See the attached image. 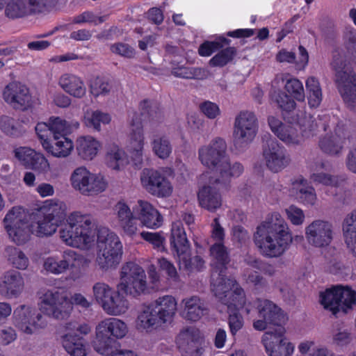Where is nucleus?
<instances>
[{
    "mask_svg": "<svg viewBox=\"0 0 356 356\" xmlns=\"http://www.w3.org/2000/svg\"><path fill=\"white\" fill-rule=\"evenodd\" d=\"M138 218L141 223L151 229H157L163 223V217L161 213L148 202L139 200Z\"/></svg>",
    "mask_w": 356,
    "mask_h": 356,
    "instance_id": "obj_32",
    "label": "nucleus"
},
{
    "mask_svg": "<svg viewBox=\"0 0 356 356\" xmlns=\"http://www.w3.org/2000/svg\"><path fill=\"white\" fill-rule=\"evenodd\" d=\"M95 263L102 271L115 269L122 261V244L118 236L106 227L98 228Z\"/></svg>",
    "mask_w": 356,
    "mask_h": 356,
    "instance_id": "obj_6",
    "label": "nucleus"
},
{
    "mask_svg": "<svg viewBox=\"0 0 356 356\" xmlns=\"http://www.w3.org/2000/svg\"><path fill=\"white\" fill-rule=\"evenodd\" d=\"M0 129L6 135L15 137L25 131L21 122L8 115L0 117Z\"/></svg>",
    "mask_w": 356,
    "mask_h": 356,
    "instance_id": "obj_53",
    "label": "nucleus"
},
{
    "mask_svg": "<svg viewBox=\"0 0 356 356\" xmlns=\"http://www.w3.org/2000/svg\"><path fill=\"white\" fill-rule=\"evenodd\" d=\"M113 212L119 227L128 236H134L138 231L136 219L129 205L123 200L113 207Z\"/></svg>",
    "mask_w": 356,
    "mask_h": 356,
    "instance_id": "obj_27",
    "label": "nucleus"
},
{
    "mask_svg": "<svg viewBox=\"0 0 356 356\" xmlns=\"http://www.w3.org/2000/svg\"><path fill=\"white\" fill-rule=\"evenodd\" d=\"M170 243L176 254L190 248L183 225L179 221L174 222L172 225Z\"/></svg>",
    "mask_w": 356,
    "mask_h": 356,
    "instance_id": "obj_46",
    "label": "nucleus"
},
{
    "mask_svg": "<svg viewBox=\"0 0 356 356\" xmlns=\"http://www.w3.org/2000/svg\"><path fill=\"white\" fill-rule=\"evenodd\" d=\"M253 305L257 307L261 319L253 322V327L256 330L263 331L268 325L282 327L287 320L283 311L272 301L266 299H257Z\"/></svg>",
    "mask_w": 356,
    "mask_h": 356,
    "instance_id": "obj_16",
    "label": "nucleus"
},
{
    "mask_svg": "<svg viewBox=\"0 0 356 356\" xmlns=\"http://www.w3.org/2000/svg\"><path fill=\"white\" fill-rule=\"evenodd\" d=\"M90 87L91 93L96 97L108 95L111 90L109 83L100 77L95 78Z\"/></svg>",
    "mask_w": 356,
    "mask_h": 356,
    "instance_id": "obj_63",
    "label": "nucleus"
},
{
    "mask_svg": "<svg viewBox=\"0 0 356 356\" xmlns=\"http://www.w3.org/2000/svg\"><path fill=\"white\" fill-rule=\"evenodd\" d=\"M97 232L90 215L74 211L66 218L65 224L59 230V236L67 246L89 250L97 245Z\"/></svg>",
    "mask_w": 356,
    "mask_h": 356,
    "instance_id": "obj_3",
    "label": "nucleus"
},
{
    "mask_svg": "<svg viewBox=\"0 0 356 356\" xmlns=\"http://www.w3.org/2000/svg\"><path fill=\"white\" fill-rule=\"evenodd\" d=\"M111 118L108 113L100 111H88L84 115V123L90 128L99 131L101 130V124L110 123Z\"/></svg>",
    "mask_w": 356,
    "mask_h": 356,
    "instance_id": "obj_54",
    "label": "nucleus"
},
{
    "mask_svg": "<svg viewBox=\"0 0 356 356\" xmlns=\"http://www.w3.org/2000/svg\"><path fill=\"white\" fill-rule=\"evenodd\" d=\"M61 343L70 356H86V346L84 340L72 332H67L61 337Z\"/></svg>",
    "mask_w": 356,
    "mask_h": 356,
    "instance_id": "obj_39",
    "label": "nucleus"
},
{
    "mask_svg": "<svg viewBox=\"0 0 356 356\" xmlns=\"http://www.w3.org/2000/svg\"><path fill=\"white\" fill-rule=\"evenodd\" d=\"M308 104L312 108H317L323 99V92L319 81L314 76H309L305 81Z\"/></svg>",
    "mask_w": 356,
    "mask_h": 356,
    "instance_id": "obj_48",
    "label": "nucleus"
},
{
    "mask_svg": "<svg viewBox=\"0 0 356 356\" xmlns=\"http://www.w3.org/2000/svg\"><path fill=\"white\" fill-rule=\"evenodd\" d=\"M153 153L161 159H168L172 152V145L169 138L165 135H156L151 140Z\"/></svg>",
    "mask_w": 356,
    "mask_h": 356,
    "instance_id": "obj_50",
    "label": "nucleus"
},
{
    "mask_svg": "<svg viewBox=\"0 0 356 356\" xmlns=\"http://www.w3.org/2000/svg\"><path fill=\"white\" fill-rule=\"evenodd\" d=\"M40 313L56 320L67 318L72 311V303L65 291L58 289L42 292L38 303Z\"/></svg>",
    "mask_w": 356,
    "mask_h": 356,
    "instance_id": "obj_8",
    "label": "nucleus"
},
{
    "mask_svg": "<svg viewBox=\"0 0 356 356\" xmlns=\"http://www.w3.org/2000/svg\"><path fill=\"white\" fill-rule=\"evenodd\" d=\"M141 115L147 116L152 125L161 123L164 120V115L157 104L144 100L140 104Z\"/></svg>",
    "mask_w": 356,
    "mask_h": 356,
    "instance_id": "obj_51",
    "label": "nucleus"
},
{
    "mask_svg": "<svg viewBox=\"0 0 356 356\" xmlns=\"http://www.w3.org/2000/svg\"><path fill=\"white\" fill-rule=\"evenodd\" d=\"M13 325L22 334L28 336L38 334L49 325L47 317L29 305H20L13 311Z\"/></svg>",
    "mask_w": 356,
    "mask_h": 356,
    "instance_id": "obj_11",
    "label": "nucleus"
},
{
    "mask_svg": "<svg viewBox=\"0 0 356 356\" xmlns=\"http://www.w3.org/2000/svg\"><path fill=\"white\" fill-rule=\"evenodd\" d=\"M305 236L309 245L316 248H325L330 245L334 239L333 225L328 220H314L305 227Z\"/></svg>",
    "mask_w": 356,
    "mask_h": 356,
    "instance_id": "obj_18",
    "label": "nucleus"
},
{
    "mask_svg": "<svg viewBox=\"0 0 356 356\" xmlns=\"http://www.w3.org/2000/svg\"><path fill=\"white\" fill-rule=\"evenodd\" d=\"M60 224L44 215L38 216L35 224H31V234L39 237L51 236Z\"/></svg>",
    "mask_w": 356,
    "mask_h": 356,
    "instance_id": "obj_44",
    "label": "nucleus"
},
{
    "mask_svg": "<svg viewBox=\"0 0 356 356\" xmlns=\"http://www.w3.org/2000/svg\"><path fill=\"white\" fill-rule=\"evenodd\" d=\"M99 140L91 136H81L76 140L78 155L86 161L92 160L101 148Z\"/></svg>",
    "mask_w": 356,
    "mask_h": 356,
    "instance_id": "obj_35",
    "label": "nucleus"
},
{
    "mask_svg": "<svg viewBox=\"0 0 356 356\" xmlns=\"http://www.w3.org/2000/svg\"><path fill=\"white\" fill-rule=\"evenodd\" d=\"M342 230L347 248L356 257V209L344 218Z\"/></svg>",
    "mask_w": 356,
    "mask_h": 356,
    "instance_id": "obj_38",
    "label": "nucleus"
},
{
    "mask_svg": "<svg viewBox=\"0 0 356 356\" xmlns=\"http://www.w3.org/2000/svg\"><path fill=\"white\" fill-rule=\"evenodd\" d=\"M284 88L286 91L290 95V97L299 102L305 101L304 87L302 83L299 79L296 78L287 79Z\"/></svg>",
    "mask_w": 356,
    "mask_h": 356,
    "instance_id": "obj_57",
    "label": "nucleus"
},
{
    "mask_svg": "<svg viewBox=\"0 0 356 356\" xmlns=\"http://www.w3.org/2000/svg\"><path fill=\"white\" fill-rule=\"evenodd\" d=\"M259 127V120L253 111H241L234 122L233 143L235 148L240 151L246 148L255 138Z\"/></svg>",
    "mask_w": 356,
    "mask_h": 356,
    "instance_id": "obj_13",
    "label": "nucleus"
},
{
    "mask_svg": "<svg viewBox=\"0 0 356 356\" xmlns=\"http://www.w3.org/2000/svg\"><path fill=\"white\" fill-rule=\"evenodd\" d=\"M351 340V334L346 329L339 327L332 332V341L337 346H346L350 343Z\"/></svg>",
    "mask_w": 356,
    "mask_h": 356,
    "instance_id": "obj_61",
    "label": "nucleus"
},
{
    "mask_svg": "<svg viewBox=\"0 0 356 356\" xmlns=\"http://www.w3.org/2000/svg\"><path fill=\"white\" fill-rule=\"evenodd\" d=\"M290 193L305 206H314L318 200L315 188L301 175L291 180Z\"/></svg>",
    "mask_w": 356,
    "mask_h": 356,
    "instance_id": "obj_26",
    "label": "nucleus"
},
{
    "mask_svg": "<svg viewBox=\"0 0 356 356\" xmlns=\"http://www.w3.org/2000/svg\"><path fill=\"white\" fill-rule=\"evenodd\" d=\"M198 159L201 163L208 168L214 169L218 177L214 182L228 184L232 178L241 176L244 167L239 162L232 164L227 154V143L222 138H215L208 144L201 146L198 149Z\"/></svg>",
    "mask_w": 356,
    "mask_h": 356,
    "instance_id": "obj_2",
    "label": "nucleus"
},
{
    "mask_svg": "<svg viewBox=\"0 0 356 356\" xmlns=\"http://www.w3.org/2000/svg\"><path fill=\"white\" fill-rule=\"evenodd\" d=\"M107 186L108 181L103 175L90 172L80 193L85 196L96 195L104 192Z\"/></svg>",
    "mask_w": 356,
    "mask_h": 356,
    "instance_id": "obj_41",
    "label": "nucleus"
},
{
    "mask_svg": "<svg viewBox=\"0 0 356 356\" xmlns=\"http://www.w3.org/2000/svg\"><path fill=\"white\" fill-rule=\"evenodd\" d=\"M238 284L235 280L225 276V270L222 268L220 270H213L211 274V290L221 302Z\"/></svg>",
    "mask_w": 356,
    "mask_h": 356,
    "instance_id": "obj_29",
    "label": "nucleus"
},
{
    "mask_svg": "<svg viewBox=\"0 0 356 356\" xmlns=\"http://www.w3.org/2000/svg\"><path fill=\"white\" fill-rule=\"evenodd\" d=\"M106 159L107 165L115 170H121L129 163L127 154L116 145L108 147Z\"/></svg>",
    "mask_w": 356,
    "mask_h": 356,
    "instance_id": "obj_45",
    "label": "nucleus"
},
{
    "mask_svg": "<svg viewBox=\"0 0 356 356\" xmlns=\"http://www.w3.org/2000/svg\"><path fill=\"white\" fill-rule=\"evenodd\" d=\"M172 74L179 78L188 79H204L208 76V71L201 67H180L174 68Z\"/></svg>",
    "mask_w": 356,
    "mask_h": 356,
    "instance_id": "obj_55",
    "label": "nucleus"
},
{
    "mask_svg": "<svg viewBox=\"0 0 356 356\" xmlns=\"http://www.w3.org/2000/svg\"><path fill=\"white\" fill-rule=\"evenodd\" d=\"M198 331L194 327L182 330L177 338V343L181 351L192 354L197 348Z\"/></svg>",
    "mask_w": 356,
    "mask_h": 356,
    "instance_id": "obj_42",
    "label": "nucleus"
},
{
    "mask_svg": "<svg viewBox=\"0 0 356 356\" xmlns=\"http://www.w3.org/2000/svg\"><path fill=\"white\" fill-rule=\"evenodd\" d=\"M15 157L25 168L44 175L56 178L58 174L54 170L46 156L40 152L27 147H20L15 150Z\"/></svg>",
    "mask_w": 356,
    "mask_h": 356,
    "instance_id": "obj_19",
    "label": "nucleus"
},
{
    "mask_svg": "<svg viewBox=\"0 0 356 356\" xmlns=\"http://www.w3.org/2000/svg\"><path fill=\"white\" fill-rule=\"evenodd\" d=\"M58 85L67 94L74 98L81 99L87 92L83 80L74 74H63L59 79Z\"/></svg>",
    "mask_w": 356,
    "mask_h": 356,
    "instance_id": "obj_30",
    "label": "nucleus"
},
{
    "mask_svg": "<svg viewBox=\"0 0 356 356\" xmlns=\"http://www.w3.org/2000/svg\"><path fill=\"white\" fill-rule=\"evenodd\" d=\"M182 303L184 304L183 316L191 321L200 320L207 310L204 300L196 296L184 299Z\"/></svg>",
    "mask_w": 356,
    "mask_h": 356,
    "instance_id": "obj_34",
    "label": "nucleus"
},
{
    "mask_svg": "<svg viewBox=\"0 0 356 356\" xmlns=\"http://www.w3.org/2000/svg\"><path fill=\"white\" fill-rule=\"evenodd\" d=\"M222 303L227 305V312L232 310L239 312L241 309H244L246 314H249L252 309V303L247 302L245 292L239 284L231 291L227 297L224 298Z\"/></svg>",
    "mask_w": 356,
    "mask_h": 356,
    "instance_id": "obj_33",
    "label": "nucleus"
},
{
    "mask_svg": "<svg viewBox=\"0 0 356 356\" xmlns=\"http://www.w3.org/2000/svg\"><path fill=\"white\" fill-rule=\"evenodd\" d=\"M254 241L261 254L273 258L282 255L293 243L292 233L285 220L274 213L269 220L257 227Z\"/></svg>",
    "mask_w": 356,
    "mask_h": 356,
    "instance_id": "obj_1",
    "label": "nucleus"
},
{
    "mask_svg": "<svg viewBox=\"0 0 356 356\" xmlns=\"http://www.w3.org/2000/svg\"><path fill=\"white\" fill-rule=\"evenodd\" d=\"M90 263V260L86 256L72 250H66L63 251L60 259L58 257L46 258L43 268L49 273L60 275L69 269L88 267Z\"/></svg>",
    "mask_w": 356,
    "mask_h": 356,
    "instance_id": "obj_15",
    "label": "nucleus"
},
{
    "mask_svg": "<svg viewBox=\"0 0 356 356\" xmlns=\"http://www.w3.org/2000/svg\"><path fill=\"white\" fill-rule=\"evenodd\" d=\"M4 256L13 268L24 270L29 266V258L21 248L13 245H8L4 249Z\"/></svg>",
    "mask_w": 356,
    "mask_h": 356,
    "instance_id": "obj_40",
    "label": "nucleus"
},
{
    "mask_svg": "<svg viewBox=\"0 0 356 356\" xmlns=\"http://www.w3.org/2000/svg\"><path fill=\"white\" fill-rule=\"evenodd\" d=\"M90 173V171L84 166L75 168L70 177L72 187L80 193Z\"/></svg>",
    "mask_w": 356,
    "mask_h": 356,
    "instance_id": "obj_56",
    "label": "nucleus"
},
{
    "mask_svg": "<svg viewBox=\"0 0 356 356\" xmlns=\"http://www.w3.org/2000/svg\"><path fill=\"white\" fill-rule=\"evenodd\" d=\"M141 237L159 251L164 250L165 237L159 232H142Z\"/></svg>",
    "mask_w": 356,
    "mask_h": 356,
    "instance_id": "obj_64",
    "label": "nucleus"
},
{
    "mask_svg": "<svg viewBox=\"0 0 356 356\" xmlns=\"http://www.w3.org/2000/svg\"><path fill=\"white\" fill-rule=\"evenodd\" d=\"M115 291L107 301L104 302L102 309L110 316H120L125 314L129 308V302L124 296Z\"/></svg>",
    "mask_w": 356,
    "mask_h": 356,
    "instance_id": "obj_37",
    "label": "nucleus"
},
{
    "mask_svg": "<svg viewBox=\"0 0 356 356\" xmlns=\"http://www.w3.org/2000/svg\"><path fill=\"white\" fill-rule=\"evenodd\" d=\"M58 0H0V12L9 19H17L46 12Z\"/></svg>",
    "mask_w": 356,
    "mask_h": 356,
    "instance_id": "obj_12",
    "label": "nucleus"
},
{
    "mask_svg": "<svg viewBox=\"0 0 356 356\" xmlns=\"http://www.w3.org/2000/svg\"><path fill=\"white\" fill-rule=\"evenodd\" d=\"M30 217L26 209L15 206L8 211L2 220L9 240L17 245L25 244L30 238Z\"/></svg>",
    "mask_w": 356,
    "mask_h": 356,
    "instance_id": "obj_7",
    "label": "nucleus"
},
{
    "mask_svg": "<svg viewBox=\"0 0 356 356\" xmlns=\"http://www.w3.org/2000/svg\"><path fill=\"white\" fill-rule=\"evenodd\" d=\"M177 305L176 299L168 295L143 305L138 312L136 327L141 331L152 332L170 324L176 314Z\"/></svg>",
    "mask_w": 356,
    "mask_h": 356,
    "instance_id": "obj_4",
    "label": "nucleus"
},
{
    "mask_svg": "<svg viewBox=\"0 0 356 356\" xmlns=\"http://www.w3.org/2000/svg\"><path fill=\"white\" fill-rule=\"evenodd\" d=\"M67 211L66 204L57 199L47 200L41 209L42 215L61 224Z\"/></svg>",
    "mask_w": 356,
    "mask_h": 356,
    "instance_id": "obj_43",
    "label": "nucleus"
},
{
    "mask_svg": "<svg viewBox=\"0 0 356 356\" xmlns=\"http://www.w3.org/2000/svg\"><path fill=\"white\" fill-rule=\"evenodd\" d=\"M49 123L52 133V138L66 136L74 129H77L79 126L77 122L70 124L60 117H51L49 119Z\"/></svg>",
    "mask_w": 356,
    "mask_h": 356,
    "instance_id": "obj_52",
    "label": "nucleus"
},
{
    "mask_svg": "<svg viewBox=\"0 0 356 356\" xmlns=\"http://www.w3.org/2000/svg\"><path fill=\"white\" fill-rule=\"evenodd\" d=\"M320 302L334 315L347 314L356 305V291L348 286H333L320 293Z\"/></svg>",
    "mask_w": 356,
    "mask_h": 356,
    "instance_id": "obj_10",
    "label": "nucleus"
},
{
    "mask_svg": "<svg viewBox=\"0 0 356 356\" xmlns=\"http://www.w3.org/2000/svg\"><path fill=\"white\" fill-rule=\"evenodd\" d=\"M263 156L266 167L274 173L282 171L291 163V157L284 146L275 140H269L264 148Z\"/></svg>",
    "mask_w": 356,
    "mask_h": 356,
    "instance_id": "obj_22",
    "label": "nucleus"
},
{
    "mask_svg": "<svg viewBox=\"0 0 356 356\" xmlns=\"http://www.w3.org/2000/svg\"><path fill=\"white\" fill-rule=\"evenodd\" d=\"M227 324L231 335L234 337L236 334L243 329L244 326V319L243 316L237 311L227 312Z\"/></svg>",
    "mask_w": 356,
    "mask_h": 356,
    "instance_id": "obj_60",
    "label": "nucleus"
},
{
    "mask_svg": "<svg viewBox=\"0 0 356 356\" xmlns=\"http://www.w3.org/2000/svg\"><path fill=\"white\" fill-rule=\"evenodd\" d=\"M236 54V49L234 47H228L222 49L210 60L209 64L213 67H222L230 62Z\"/></svg>",
    "mask_w": 356,
    "mask_h": 356,
    "instance_id": "obj_59",
    "label": "nucleus"
},
{
    "mask_svg": "<svg viewBox=\"0 0 356 356\" xmlns=\"http://www.w3.org/2000/svg\"><path fill=\"white\" fill-rule=\"evenodd\" d=\"M214 180L215 178H211L209 184L204 186L197 194L200 206L210 212H215L221 207L222 200L219 188L227 184L216 183Z\"/></svg>",
    "mask_w": 356,
    "mask_h": 356,
    "instance_id": "obj_24",
    "label": "nucleus"
},
{
    "mask_svg": "<svg viewBox=\"0 0 356 356\" xmlns=\"http://www.w3.org/2000/svg\"><path fill=\"white\" fill-rule=\"evenodd\" d=\"M140 180L143 188L156 197H166L172 193L170 181L161 170L144 168L140 172Z\"/></svg>",
    "mask_w": 356,
    "mask_h": 356,
    "instance_id": "obj_17",
    "label": "nucleus"
},
{
    "mask_svg": "<svg viewBox=\"0 0 356 356\" xmlns=\"http://www.w3.org/2000/svg\"><path fill=\"white\" fill-rule=\"evenodd\" d=\"M285 329L280 327L274 332H266L262 342L268 356H291L294 346L284 336Z\"/></svg>",
    "mask_w": 356,
    "mask_h": 356,
    "instance_id": "obj_21",
    "label": "nucleus"
},
{
    "mask_svg": "<svg viewBox=\"0 0 356 356\" xmlns=\"http://www.w3.org/2000/svg\"><path fill=\"white\" fill-rule=\"evenodd\" d=\"M43 149L55 158H66L71 154L74 144L66 136H60L52 138L50 142L45 141Z\"/></svg>",
    "mask_w": 356,
    "mask_h": 356,
    "instance_id": "obj_31",
    "label": "nucleus"
},
{
    "mask_svg": "<svg viewBox=\"0 0 356 356\" xmlns=\"http://www.w3.org/2000/svg\"><path fill=\"white\" fill-rule=\"evenodd\" d=\"M128 332L127 324L116 318H108L102 321L96 327V350L105 354L111 343V337L123 338Z\"/></svg>",
    "mask_w": 356,
    "mask_h": 356,
    "instance_id": "obj_14",
    "label": "nucleus"
},
{
    "mask_svg": "<svg viewBox=\"0 0 356 356\" xmlns=\"http://www.w3.org/2000/svg\"><path fill=\"white\" fill-rule=\"evenodd\" d=\"M350 138V131L343 122H339L334 131L320 138L318 147L323 152L331 156H339Z\"/></svg>",
    "mask_w": 356,
    "mask_h": 356,
    "instance_id": "obj_20",
    "label": "nucleus"
},
{
    "mask_svg": "<svg viewBox=\"0 0 356 356\" xmlns=\"http://www.w3.org/2000/svg\"><path fill=\"white\" fill-rule=\"evenodd\" d=\"M119 276L120 282L117 288L127 295L138 297L147 291V275L139 264L133 261L124 263L120 268Z\"/></svg>",
    "mask_w": 356,
    "mask_h": 356,
    "instance_id": "obj_9",
    "label": "nucleus"
},
{
    "mask_svg": "<svg viewBox=\"0 0 356 356\" xmlns=\"http://www.w3.org/2000/svg\"><path fill=\"white\" fill-rule=\"evenodd\" d=\"M176 254L180 269H184L188 273H197L206 268L205 261L201 256H191L190 248Z\"/></svg>",
    "mask_w": 356,
    "mask_h": 356,
    "instance_id": "obj_36",
    "label": "nucleus"
},
{
    "mask_svg": "<svg viewBox=\"0 0 356 356\" xmlns=\"http://www.w3.org/2000/svg\"><path fill=\"white\" fill-rule=\"evenodd\" d=\"M145 136L142 122L138 117L130 122L128 147H144Z\"/></svg>",
    "mask_w": 356,
    "mask_h": 356,
    "instance_id": "obj_49",
    "label": "nucleus"
},
{
    "mask_svg": "<svg viewBox=\"0 0 356 356\" xmlns=\"http://www.w3.org/2000/svg\"><path fill=\"white\" fill-rule=\"evenodd\" d=\"M268 122L272 132L287 146L302 145L305 139L316 134L318 127L310 115H305L296 124H284L274 116H270Z\"/></svg>",
    "mask_w": 356,
    "mask_h": 356,
    "instance_id": "obj_5",
    "label": "nucleus"
},
{
    "mask_svg": "<svg viewBox=\"0 0 356 356\" xmlns=\"http://www.w3.org/2000/svg\"><path fill=\"white\" fill-rule=\"evenodd\" d=\"M209 250L213 270H220L222 268L226 270V265L229 259L227 250L223 243H214L211 245Z\"/></svg>",
    "mask_w": 356,
    "mask_h": 356,
    "instance_id": "obj_47",
    "label": "nucleus"
},
{
    "mask_svg": "<svg viewBox=\"0 0 356 356\" xmlns=\"http://www.w3.org/2000/svg\"><path fill=\"white\" fill-rule=\"evenodd\" d=\"M22 275L14 270L5 272L0 279V295L6 299L17 298L24 289Z\"/></svg>",
    "mask_w": 356,
    "mask_h": 356,
    "instance_id": "obj_25",
    "label": "nucleus"
},
{
    "mask_svg": "<svg viewBox=\"0 0 356 356\" xmlns=\"http://www.w3.org/2000/svg\"><path fill=\"white\" fill-rule=\"evenodd\" d=\"M4 101L16 110L25 111L32 106L33 99L29 89L19 82H11L3 92Z\"/></svg>",
    "mask_w": 356,
    "mask_h": 356,
    "instance_id": "obj_23",
    "label": "nucleus"
},
{
    "mask_svg": "<svg viewBox=\"0 0 356 356\" xmlns=\"http://www.w3.org/2000/svg\"><path fill=\"white\" fill-rule=\"evenodd\" d=\"M285 213L288 220L293 225H301L303 224L305 215L304 211L296 205H291L285 209Z\"/></svg>",
    "mask_w": 356,
    "mask_h": 356,
    "instance_id": "obj_62",
    "label": "nucleus"
},
{
    "mask_svg": "<svg viewBox=\"0 0 356 356\" xmlns=\"http://www.w3.org/2000/svg\"><path fill=\"white\" fill-rule=\"evenodd\" d=\"M331 66L335 72V83L337 88L348 83L353 84L356 81V74L346 66L343 54L339 51L334 53Z\"/></svg>",
    "mask_w": 356,
    "mask_h": 356,
    "instance_id": "obj_28",
    "label": "nucleus"
},
{
    "mask_svg": "<svg viewBox=\"0 0 356 356\" xmlns=\"http://www.w3.org/2000/svg\"><path fill=\"white\" fill-rule=\"evenodd\" d=\"M114 291L115 290L108 284L102 282H98L92 286L93 296L102 307L104 306V302L109 299Z\"/></svg>",
    "mask_w": 356,
    "mask_h": 356,
    "instance_id": "obj_58",
    "label": "nucleus"
}]
</instances>
